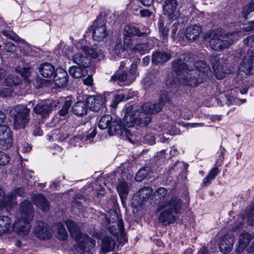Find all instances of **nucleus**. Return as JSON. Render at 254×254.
Instances as JSON below:
<instances>
[{"mask_svg": "<svg viewBox=\"0 0 254 254\" xmlns=\"http://www.w3.org/2000/svg\"><path fill=\"white\" fill-rule=\"evenodd\" d=\"M145 103L139 107L136 104L126 105L124 119L126 126L131 127L135 125L142 127L147 126L151 120V115L157 113H150L144 109Z\"/></svg>", "mask_w": 254, "mask_h": 254, "instance_id": "20e7f679", "label": "nucleus"}, {"mask_svg": "<svg viewBox=\"0 0 254 254\" xmlns=\"http://www.w3.org/2000/svg\"><path fill=\"white\" fill-rule=\"evenodd\" d=\"M12 143L10 128L6 125H0V148L7 149L11 146Z\"/></svg>", "mask_w": 254, "mask_h": 254, "instance_id": "ddd939ff", "label": "nucleus"}, {"mask_svg": "<svg viewBox=\"0 0 254 254\" xmlns=\"http://www.w3.org/2000/svg\"><path fill=\"white\" fill-rule=\"evenodd\" d=\"M177 5V0H165L163 5L164 14L167 15L171 19L176 17L175 12Z\"/></svg>", "mask_w": 254, "mask_h": 254, "instance_id": "aec40b11", "label": "nucleus"}, {"mask_svg": "<svg viewBox=\"0 0 254 254\" xmlns=\"http://www.w3.org/2000/svg\"><path fill=\"white\" fill-rule=\"evenodd\" d=\"M12 94V90L10 88L3 87L0 90V96L2 97L10 96Z\"/></svg>", "mask_w": 254, "mask_h": 254, "instance_id": "864d4df0", "label": "nucleus"}, {"mask_svg": "<svg viewBox=\"0 0 254 254\" xmlns=\"http://www.w3.org/2000/svg\"><path fill=\"white\" fill-rule=\"evenodd\" d=\"M2 33L3 35L6 36V37L13 40L14 41H18L20 40V38L18 36H17L14 33L8 31H3L2 32Z\"/></svg>", "mask_w": 254, "mask_h": 254, "instance_id": "603ef678", "label": "nucleus"}, {"mask_svg": "<svg viewBox=\"0 0 254 254\" xmlns=\"http://www.w3.org/2000/svg\"><path fill=\"white\" fill-rule=\"evenodd\" d=\"M244 43L247 46V48L250 47L248 49L249 51L254 52V35L249 36L244 40Z\"/></svg>", "mask_w": 254, "mask_h": 254, "instance_id": "09e8293b", "label": "nucleus"}, {"mask_svg": "<svg viewBox=\"0 0 254 254\" xmlns=\"http://www.w3.org/2000/svg\"><path fill=\"white\" fill-rule=\"evenodd\" d=\"M87 67L83 66H72L68 70L69 74L74 78H82L87 74Z\"/></svg>", "mask_w": 254, "mask_h": 254, "instance_id": "473e14b6", "label": "nucleus"}, {"mask_svg": "<svg viewBox=\"0 0 254 254\" xmlns=\"http://www.w3.org/2000/svg\"><path fill=\"white\" fill-rule=\"evenodd\" d=\"M201 31V28L196 25L187 27L185 31V37L190 41H194L197 39Z\"/></svg>", "mask_w": 254, "mask_h": 254, "instance_id": "bb28decb", "label": "nucleus"}, {"mask_svg": "<svg viewBox=\"0 0 254 254\" xmlns=\"http://www.w3.org/2000/svg\"><path fill=\"white\" fill-rule=\"evenodd\" d=\"M177 26H178V24L175 23L173 25V26H172V30H171V33H172V36L173 37H174L175 36V34H176V33L177 32Z\"/></svg>", "mask_w": 254, "mask_h": 254, "instance_id": "0e129e2a", "label": "nucleus"}, {"mask_svg": "<svg viewBox=\"0 0 254 254\" xmlns=\"http://www.w3.org/2000/svg\"><path fill=\"white\" fill-rule=\"evenodd\" d=\"M34 204L39 209L46 212L50 209V203L42 194H34L32 196Z\"/></svg>", "mask_w": 254, "mask_h": 254, "instance_id": "412c9836", "label": "nucleus"}, {"mask_svg": "<svg viewBox=\"0 0 254 254\" xmlns=\"http://www.w3.org/2000/svg\"><path fill=\"white\" fill-rule=\"evenodd\" d=\"M254 237V233L251 234L246 232H243L239 238V246L236 249V252L238 254L242 253L244 248L246 247Z\"/></svg>", "mask_w": 254, "mask_h": 254, "instance_id": "b1692460", "label": "nucleus"}, {"mask_svg": "<svg viewBox=\"0 0 254 254\" xmlns=\"http://www.w3.org/2000/svg\"><path fill=\"white\" fill-rule=\"evenodd\" d=\"M102 51L97 47L90 48L87 46L82 45L80 51L73 55L72 61L77 65L88 67L91 64V58L102 57Z\"/></svg>", "mask_w": 254, "mask_h": 254, "instance_id": "39448f33", "label": "nucleus"}, {"mask_svg": "<svg viewBox=\"0 0 254 254\" xmlns=\"http://www.w3.org/2000/svg\"><path fill=\"white\" fill-rule=\"evenodd\" d=\"M10 160V157L7 154L0 151V165L3 166L7 164Z\"/></svg>", "mask_w": 254, "mask_h": 254, "instance_id": "3c124183", "label": "nucleus"}, {"mask_svg": "<svg viewBox=\"0 0 254 254\" xmlns=\"http://www.w3.org/2000/svg\"><path fill=\"white\" fill-rule=\"evenodd\" d=\"M30 109L19 105L11 108L9 111L10 116L13 119V126L15 129L24 128L30 120Z\"/></svg>", "mask_w": 254, "mask_h": 254, "instance_id": "423d86ee", "label": "nucleus"}, {"mask_svg": "<svg viewBox=\"0 0 254 254\" xmlns=\"http://www.w3.org/2000/svg\"><path fill=\"white\" fill-rule=\"evenodd\" d=\"M64 223L71 235L75 238L76 241H80V239L83 234L80 232V229L77 224L70 219L65 220Z\"/></svg>", "mask_w": 254, "mask_h": 254, "instance_id": "393cba45", "label": "nucleus"}, {"mask_svg": "<svg viewBox=\"0 0 254 254\" xmlns=\"http://www.w3.org/2000/svg\"><path fill=\"white\" fill-rule=\"evenodd\" d=\"M130 189V185L125 181L120 182L118 184L117 190L123 203L126 200Z\"/></svg>", "mask_w": 254, "mask_h": 254, "instance_id": "c756f323", "label": "nucleus"}, {"mask_svg": "<svg viewBox=\"0 0 254 254\" xmlns=\"http://www.w3.org/2000/svg\"><path fill=\"white\" fill-rule=\"evenodd\" d=\"M68 76L67 72L63 68H57L54 75V82L59 88L65 87L68 82Z\"/></svg>", "mask_w": 254, "mask_h": 254, "instance_id": "dca6fc26", "label": "nucleus"}, {"mask_svg": "<svg viewBox=\"0 0 254 254\" xmlns=\"http://www.w3.org/2000/svg\"><path fill=\"white\" fill-rule=\"evenodd\" d=\"M254 11V0H251V2L246 4L242 9V15L245 20L248 19V15Z\"/></svg>", "mask_w": 254, "mask_h": 254, "instance_id": "37998d69", "label": "nucleus"}, {"mask_svg": "<svg viewBox=\"0 0 254 254\" xmlns=\"http://www.w3.org/2000/svg\"><path fill=\"white\" fill-rule=\"evenodd\" d=\"M78 248L82 254H93L95 250V240L89 236L83 234L80 239L78 241Z\"/></svg>", "mask_w": 254, "mask_h": 254, "instance_id": "9d476101", "label": "nucleus"}, {"mask_svg": "<svg viewBox=\"0 0 254 254\" xmlns=\"http://www.w3.org/2000/svg\"><path fill=\"white\" fill-rule=\"evenodd\" d=\"M15 70L16 72L19 73L25 79L28 78V77L30 75L32 72L31 68L29 67H25L21 68L19 66H18L16 67H15Z\"/></svg>", "mask_w": 254, "mask_h": 254, "instance_id": "de8ad7c7", "label": "nucleus"}, {"mask_svg": "<svg viewBox=\"0 0 254 254\" xmlns=\"http://www.w3.org/2000/svg\"><path fill=\"white\" fill-rule=\"evenodd\" d=\"M38 70L42 76L49 78L53 76L54 72L55 73L56 69L51 64L44 63L39 65Z\"/></svg>", "mask_w": 254, "mask_h": 254, "instance_id": "2f4dec72", "label": "nucleus"}, {"mask_svg": "<svg viewBox=\"0 0 254 254\" xmlns=\"http://www.w3.org/2000/svg\"><path fill=\"white\" fill-rule=\"evenodd\" d=\"M243 52V50L242 49H239L236 51L235 56L238 58H239L242 56Z\"/></svg>", "mask_w": 254, "mask_h": 254, "instance_id": "69168bd1", "label": "nucleus"}, {"mask_svg": "<svg viewBox=\"0 0 254 254\" xmlns=\"http://www.w3.org/2000/svg\"><path fill=\"white\" fill-rule=\"evenodd\" d=\"M57 237L61 240H64L67 237V233L64 226V225L62 223H58L57 224Z\"/></svg>", "mask_w": 254, "mask_h": 254, "instance_id": "a18cd8bd", "label": "nucleus"}, {"mask_svg": "<svg viewBox=\"0 0 254 254\" xmlns=\"http://www.w3.org/2000/svg\"><path fill=\"white\" fill-rule=\"evenodd\" d=\"M171 57L170 53L157 51L153 54L152 62L156 64H161L169 60Z\"/></svg>", "mask_w": 254, "mask_h": 254, "instance_id": "7c9ffc66", "label": "nucleus"}, {"mask_svg": "<svg viewBox=\"0 0 254 254\" xmlns=\"http://www.w3.org/2000/svg\"><path fill=\"white\" fill-rule=\"evenodd\" d=\"M21 82L20 78L17 75L10 74L4 79V83L7 86H17Z\"/></svg>", "mask_w": 254, "mask_h": 254, "instance_id": "4c0bfd02", "label": "nucleus"}, {"mask_svg": "<svg viewBox=\"0 0 254 254\" xmlns=\"http://www.w3.org/2000/svg\"><path fill=\"white\" fill-rule=\"evenodd\" d=\"M149 33V30L147 28H144L143 31L136 27L130 25H126L124 27L123 34L129 36H136L137 37L146 36Z\"/></svg>", "mask_w": 254, "mask_h": 254, "instance_id": "4be33fe9", "label": "nucleus"}, {"mask_svg": "<svg viewBox=\"0 0 254 254\" xmlns=\"http://www.w3.org/2000/svg\"><path fill=\"white\" fill-rule=\"evenodd\" d=\"M88 110L86 101H79L74 103L72 107V113L79 116H83L87 113Z\"/></svg>", "mask_w": 254, "mask_h": 254, "instance_id": "72a5a7b5", "label": "nucleus"}, {"mask_svg": "<svg viewBox=\"0 0 254 254\" xmlns=\"http://www.w3.org/2000/svg\"><path fill=\"white\" fill-rule=\"evenodd\" d=\"M56 106L55 101L49 103L48 101H43L36 105L34 111L37 114L45 116L49 114Z\"/></svg>", "mask_w": 254, "mask_h": 254, "instance_id": "f3484780", "label": "nucleus"}, {"mask_svg": "<svg viewBox=\"0 0 254 254\" xmlns=\"http://www.w3.org/2000/svg\"><path fill=\"white\" fill-rule=\"evenodd\" d=\"M152 190L150 187H145L141 189L138 192L139 199L140 200V203L145 201L151 195Z\"/></svg>", "mask_w": 254, "mask_h": 254, "instance_id": "58836bf2", "label": "nucleus"}, {"mask_svg": "<svg viewBox=\"0 0 254 254\" xmlns=\"http://www.w3.org/2000/svg\"><path fill=\"white\" fill-rule=\"evenodd\" d=\"M124 35V44L128 48L131 47L132 45L133 40L131 36L128 35Z\"/></svg>", "mask_w": 254, "mask_h": 254, "instance_id": "5fc2aeb1", "label": "nucleus"}, {"mask_svg": "<svg viewBox=\"0 0 254 254\" xmlns=\"http://www.w3.org/2000/svg\"><path fill=\"white\" fill-rule=\"evenodd\" d=\"M219 172V169L217 167H214L210 170L208 176L210 178V179L213 180L215 178Z\"/></svg>", "mask_w": 254, "mask_h": 254, "instance_id": "6e6d98bb", "label": "nucleus"}, {"mask_svg": "<svg viewBox=\"0 0 254 254\" xmlns=\"http://www.w3.org/2000/svg\"><path fill=\"white\" fill-rule=\"evenodd\" d=\"M11 223V218L5 215L0 216V235L8 231Z\"/></svg>", "mask_w": 254, "mask_h": 254, "instance_id": "c9c22d12", "label": "nucleus"}, {"mask_svg": "<svg viewBox=\"0 0 254 254\" xmlns=\"http://www.w3.org/2000/svg\"><path fill=\"white\" fill-rule=\"evenodd\" d=\"M210 61L213 69L216 72L219 70V67L220 64V59L216 56H212L210 57Z\"/></svg>", "mask_w": 254, "mask_h": 254, "instance_id": "8fccbe9b", "label": "nucleus"}, {"mask_svg": "<svg viewBox=\"0 0 254 254\" xmlns=\"http://www.w3.org/2000/svg\"><path fill=\"white\" fill-rule=\"evenodd\" d=\"M239 37L238 32L225 33L221 28L208 31L204 35L205 40L209 39L210 47L216 51L229 48Z\"/></svg>", "mask_w": 254, "mask_h": 254, "instance_id": "7ed1b4c3", "label": "nucleus"}, {"mask_svg": "<svg viewBox=\"0 0 254 254\" xmlns=\"http://www.w3.org/2000/svg\"><path fill=\"white\" fill-rule=\"evenodd\" d=\"M244 220H247L250 225H254V206L250 207L244 216Z\"/></svg>", "mask_w": 254, "mask_h": 254, "instance_id": "49530a36", "label": "nucleus"}, {"mask_svg": "<svg viewBox=\"0 0 254 254\" xmlns=\"http://www.w3.org/2000/svg\"><path fill=\"white\" fill-rule=\"evenodd\" d=\"M112 121V117L110 115H104L100 120L98 127L101 129L109 128Z\"/></svg>", "mask_w": 254, "mask_h": 254, "instance_id": "ea45409f", "label": "nucleus"}, {"mask_svg": "<svg viewBox=\"0 0 254 254\" xmlns=\"http://www.w3.org/2000/svg\"><path fill=\"white\" fill-rule=\"evenodd\" d=\"M235 238L231 231L228 232L220 239L219 247L220 251L224 254L229 253L232 250Z\"/></svg>", "mask_w": 254, "mask_h": 254, "instance_id": "9b49d317", "label": "nucleus"}, {"mask_svg": "<svg viewBox=\"0 0 254 254\" xmlns=\"http://www.w3.org/2000/svg\"><path fill=\"white\" fill-rule=\"evenodd\" d=\"M33 231L35 235L40 239L45 240L49 238L51 236L49 226L43 221L36 222Z\"/></svg>", "mask_w": 254, "mask_h": 254, "instance_id": "2eb2a0df", "label": "nucleus"}, {"mask_svg": "<svg viewBox=\"0 0 254 254\" xmlns=\"http://www.w3.org/2000/svg\"><path fill=\"white\" fill-rule=\"evenodd\" d=\"M142 5L145 6H150L153 3L154 0H139Z\"/></svg>", "mask_w": 254, "mask_h": 254, "instance_id": "e2e57ef3", "label": "nucleus"}, {"mask_svg": "<svg viewBox=\"0 0 254 254\" xmlns=\"http://www.w3.org/2000/svg\"><path fill=\"white\" fill-rule=\"evenodd\" d=\"M254 52L249 51L241 63L239 70L247 75L254 73Z\"/></svg>", "mask_w": 254, "mask_h": 254, "instance_id": "f8f14e48", "label": "nucleus"}, {"mask_svg": "<svg viewBox=\"0 0 254 254\" xmlns=\"http://www.w3.org/2000/svg\"><path fill=\"white\" fill-rule=\"evenodd\" d=\"M150 61V58L149 57H145L142 59V64L146 66L148 64Z\"/></svg>", "mask_w": 254, "mask_h": 254, "instance_id": "774afa93", "label": "nucleus"}, {"mask_svg": "<svg viewBox=\"0 0 254 254\" xmlns=\"http://www.w3.org/2000/svg\"><path fill=\"white\" fill-rule=\"evenodd\" d=\"M116 244L115 241L109 236H105L101 238L99 254H106L114 251Z\"/></svg>", "mask_w": 254, "mask_h": 254, "instance_id": "a211bd4d", "label": "nucleus"}, {"mask_svg": "<svg viewBox=\"0 0 254 254\" xmlns=\"http://www.w3.org/2000/svg\"><path fill=\"white\" fill-rule=\"evenodd\" d=\"M19 212L21 216L32 219L33 212V207L30 201L25 200L20 203Z\"/></svg>", "mask_w": 254, "mask_h": 254, "instance_id": "cd10ccee", "label": "nucleus"}, {"mask_svg": "<svg viewBox=\"0 0 254 254\" xmlns=\"http://www.w3.org/2000/svg\"><path fill=\"white\" fill-rule=\"evenodd\" d=\"M125 48L122 44V38L121 36L117 37L114 39H113L112 43L110 46L109 52L110 54L115 57L120 56V54L124 52Z\"/></svg>", "mask_w": 254, "mask_h": 254, "instance_id": "6ab92c4d", "label": "nucleus"}, {"mask_svg": "<svg viewBox=\"0 0 254 254\" xmlns=\"http://www.w3.org/2000/svg\"><path fill=\"white\" fill-rule=\"evenodd\" d=\"M125 128V123L120 119H115L111 122V124L108 129V132L111 135L116 134L121 135Z\"/></svg>", "mask_w": 254, "mask_h": 254, "instance_id": "5701e85b", "label": "nucleus"}, {"mask_svg": "<svg viewBox=\"0 0 254 254\" xmlns=\"http://www.w3.org/2000/svg\"><path fill=\"white\" fill-rule=\"evenodd\" d=\"M83 82L85 85L88 86H91L93 83L92 77L91 75H88L87 77L83 79Z\"/></svg>", "mask_w": 254, "mask_h": 254, "instance_id": "052dcab7", "label": "nucleus"}, {"mask_svg": "<svg viewBox=\"0 0 254 254\" xmlns=\"http://www.w3.org/2000/svg\"><path fill=\"white\" fill-rule=\"evenodd\" d=\"M113 215L114 217L112 218H109L108 223L110 225L112 223L114 224L110 226L109 230L112 233L115 234L117 233L116 231V226L118 228V231L122 232L124 229V225L123 220L119 218L117 214L114 212Z\"/></svg>", "mask_w": 254, "mask_h": 254, "instance_id": "c85d7f7f", "label": "nucleus"}, {"mask_svg": "<svg viewBox=\"0 0 254 254\" xmlns=\"http://www.w3.org/2000/svg\"><path fill=\"white\" fill-rule=\"evenodd\" d=\"M72 102L70 97H68L66 98L62 109L59 112L60 116L65 117L68 115L69 108L71 105Z\"/></svg>", "mask_w": 254, "mask_h": 254, "instance_id": "79ce46f5", "label": "nucleus"}, {"mask_svg": "<svg viewBox=\"0 0 254 254\" xmlns=\"http://www.w3.org/2000/svg\"><path fill=\"white\" fill-rule=\"evenodd\" d=\"M173 95V93L172 92L167 90L161 91L158 103L146 102L143 108L150 113H158L162 110L165 105L171 104Z\"/></svg>", "mask_w": 254, "mask_h": 254, "instance_id": "0eeeda50", "label": "nucleus"}, {"mask_svg": "<svg viewBox=\"0 0 254 254\" xmlns=\"http://www.w3.org/2000/svg\"><path fill=\"white\" fill-rule=\"evenodd\" d=\"M16 46H15L11 42H7L5 44V48L7 51L12 52L14 51L16 49Z\"/></svg>", "mask_w": 254, "mask_h": 254, "instance_id": "13d9d810", "label": "nucleus"}, {"mask_svg": "<svg viewBox=\"0 0 254 254\" xmlns=\"http://www.w3.org/2000/svg\"><path fill=\"white\" fill-rule=\"evenodd\" d=\"M103 98L101 96H92L87 98V107L93 111L98 112L103 104Z\"/></svg>", "mask_w": 254, "mask_h": 254, "instance_id": "a878e982", "label": "nucleus"}, {"mask_svg": "<svg viewBox=\"0 0 254 254\" xmlns=\"http://www.w3.org/2000/svg\"><path fill=\"white\" fill-rule=\"evenodd\" d=\"M31 219L21 216L12 225L13 231L20 235H27L31 228L29 223Z\"/></svg>", "mask_w": 254, "mask_h": 254, "instance_id": "4468645a", "label": "nucleus"}, {"mask_svg": "<svg viewBox=\"0 0 254 254\" xmlns=\"http://www.w3.org/2000/svg\"><path fill=\"white\" fill-rule=\"evenodd\" d=\"M242 225L243 224L240 222H239L238 223L236 224L235 226L233 227L232 228V230L233 231H237V230H239V229H240L241 228H242Z\"/></svg>", "mask_w": 254, "mask_h": 254, "instance_id": "338daca9", "label": "nucleus"}, {"mask_svg": "<svg viewBox=\"0 0 254 254\" xmlns=\"http://www.w3.org/2000/svg\"><path fill=\"white\" fill-rule=\"evenodd\" d=\"M25 193L24 188L18 187L5 196L4 191L2 189H0V210L4 207L11 206L12 204H15L16 203V195L19 196H24Z\"/></svg>", "mask_w": 254, "mask_h": 254, "instance_id": "6e6552de", "label": "nucleus"}, {"mask_svg": "<svg viewBox=\"0 0 254 254\" xmlns=\"http://www.w3.org/2000/svg\"><path fill=\"white\" fill-rule=\"evenodd\" d=\"M173 73L169 74L166 78L167 85H172L178 82L184 83L190 86H196L200 82L197 70L205 72L209 70V67L205 62H194V58L190 53L180 55L179 59L172 62Z\"/></svg>", "mask_w": 254, "mask_h": 254, "instance_id": "f257e3e1", "label": "nucleus"}, {"mask_svg": "<svg viewBox=\"0 0 254 254\" xmlns=\"http://www.w3.org/2000/svg\"><path fill=\"white\" fill-rule=\"evenodd\" d=\"M211 180L212 179H210V178L209 177V176L207 175L203 179V181L201 184V186L206 187L211 183Z\"/></svg>", "mask_w": 254, "mask_h": 254, "instance_id": "680f3d73", "label": "nucleus"}, {"mask_svg": "<svg viewBox=\"0 0 254 254\" xmlns=\"http://www.w3.org/2000/svg\"><path fill=\"white\" fill-rule=\"evenodd\" d=\"M111 80L114 82H126L127 84H129L134 80V77H130L126 71H117L112 76Z\"/></svg>", "mask_w": 254, "mask_h": 254, "instance_id": "f704fd0d", "label": "nucleus"}, {"mask_svg": "<svg viewBox=\"0 0 254 254\" xmlns=\"http://www.w3.org/2000/svg\"><path fill=\"white\" fill-rule=\"evenodd\" d=\"M152 48V46H150L147 43H139L136 44L132 48V52L134 53H139L141 54H144Z\"/></svg>", "mask_w": 254, "mask_h": 254, "instance_id": "e433bc0d", "label": "nucleus"}, {"mask_svg": "<svg viewBox=\"0 0 254 254\" xmlns=\"http://www.w3.org/2000/svg\"><path fill=\"white\" fill-rule=\"evenodd\" d=\"M168 195V190L163 187L158 188L153 194L154 199L159 202L157 209L160 212L159 221L165 225L175 222L174 214L179 213L182 206V201L179 197L174 196L169 200H165Z\"/></svg>", "mask_w": 254, "mask_h": 254, "instance_id": "f03ea898", "label": "nucleus"}, {"mask_svg": "<svg viewBox=\"0 0 254 254\" xmlns=\"http://www.w3.org/2000/svg\"><path fill=\"white\" fill-rule=\"evenodd\" d=\"M131 96H129L125 94H119L114 96L111 106L113 108H116L119 103L124 101L127 100L131 98Z\"/></svg>", "mask_w": 254, "mask_h": 254, "instance_id": "a19ab883", "label": "nucleus"}, {"mask_svg": "<svg viewBox=\"0 0 254 254\" xmlns=\"http://www.w3.org/2000/svg\"><path fill=\"white\" fill-rule=\"evenodd\" d=\"M140 14L143 17H150L152 14V12L148 9H141L139 11Z\"/></svg>", "mask_w": 254, "mask_h": 254, "instance_id": "bf43d9fd", "label": "nucleus"}, {"mask_svg": "<svg viewBox=\"0 0 254 254\" xmlns=\"http://www.w3.org/2000/svg\"><path fill=\"white\" fill-rule=\"evenodd\" d=\"M143 142L149 144H153L155 143V140L152 136L147 135L143 137Z\"/></svg>", "mask_w": 254, "mask_h": 254, "instance_id": "4d7b16f0", "label": "nucleus"}, {"mask_svg": "<svg viewBox=\"0 0 254 254\" xmlns=\"http://www.w3.org/2000/svg\"><path fill=\"white\" fill-rule=\"evenodd\" d=\"M109 34L106 22L103 18L99 17L94 23L93 31V37L94 40L98 41H103Z\"/></svg>", "mask_w": 254, "mask_h": 254, "instance_id": "1a4fd4ad", "label": "nucleus"}, {"mask_svg": "<svg viewBox=\"0 0 254 254\" xmlns=\"http://www.w3.org/2000/svg\"><path fill=\"white\" fill-rule=\"evenodd\" d=\"M158 29L162 42H165L167 40L168 29L164 27L162 21L158 22Z\"/></svg>", "mask_w": 254, "mask_h": 254, "instance_id": "c03bdc74", "label": "nucleus"}]
</instances>
